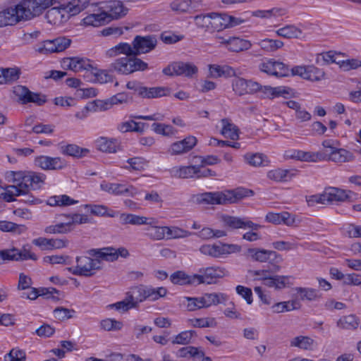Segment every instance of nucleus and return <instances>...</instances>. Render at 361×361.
<instances>
[{
	"label": "nucleus",
	"instance_id": "nucleus-29",
	"mask_svg": "<svg viewBox=\"0 0 361 361\" xmlns=\"http://www.w3.org/2000/svg\"><path fill=\"white\" fill-rule=\"evenodd\" d=\"M202 307H209L212 305H217L219 304L225 303L228 297L223 293H204L201 297Z\"/></svg>",
	"mask_w": 361,
	"mask_h": 361
},
{
	"label": "nucleus",
	"instance_id": "nucleus-56",
	"mask_svg": "<svg viewBox=\"0 0 361 361\" xmlns=\"http://www.w3.org/2000/svg\"><path fill=\"white\" fill-rule=\"evenodd\" d=\"M196 336V332L192 330L183 331L173 337V344L188 345L190 343L192 337Z\"/></svg>",
	"mask_w": 361,
	"mask_h": 361
},
{
	"label": "nucleus",
	"instance_id": "nucleus-5",
	"mask_svg": "<svg viewBox=\"0 0 361 361\" xmlns=\"http://www.w3.org/2000/svg\"><path fill=\"white\" fill-rule=\"evenodd\" d=\"M93 259L87 256H80L76 258V266L68 267V271L76 276L90 277L95 274L97 271L102 269V262L97 257Z\"/></svg>",
	"mask_w": 361,
	"mask_h": 361
},
{
	"label": "nucleus",
	"instance_id": "nucleus-31",
	"mask_svg": "<svg viewBox=\"0 0 361 361\" xmlns=\"http://www.w3.org/2000/svg\"><path fill=\"white\" fill-rule=\"evenodd\" d=\"M120 221L122 224L131 225H152L155 223V219L153 218H147L133 214H121Z\"/></svg>",
	"mask_w": 361,
	"mask_h": 361
},
{
	"label": "nucleus",
	"instance_id": "nucleus-10",
	"mask_svg": "<svg viewBox=\"0 0 361 361\" xmlns=\"http://www.w3.org/2000/svg\"><path fill=\"white\" fill-rule=\"evenodd\" d=\"M88 253L93 257H97L101 258V259L109 262H114L116 260L118 256L126 257L129 255V252L126 248L121 247L116 250L112 247L92 249L88 251Z\"/></svg>",
	"mask_w": 361,
	"mask_h": 361
},
{
	"label": "nucleus",
	"instance_id": "nucleus-63",
	"mask_svg": "<svg viewBox=\"0 0 361 361\" xmlns=\"http://www.w3.org/2000/svg\"><path fill=\"white\" fill-rule=\"evenodd\" d=\"M100 326L104 331H118L122 329L123 323L114 319L107 318L101 321Z\"/></svg>",
	"mask_w": 361,
	"mask_h": 361
},
{
	"label": "nucleus",
	"instance_id": "nucleus-41",
	"mask_svg": "<svg viewBox=\"0 0 361 361\" xmlns=\"http://www.w3.org/2000/svg\"><path fill=\"white\" fill-rule=\"evenodd\" d=\"M256 44L265 52H274L282 48L284 45L283 42L281 40L269 38L261 39L256 42Z\"/></svg>",
	"mask_w": 361,
	"mask_h": 361
},
{
	"label": "nucleus",
	"instance_id": "nucleus-53",
	"mask_svg": "<svg viewBox=\"0 0 361 361\" xmlns=\"http://www.w3.org/2000/svg\"><path fill=\"white\" fill-rule=\"evenodd\" d=\"M167 289L164 287L153 288L146 286V300L156 301L167 294Z\"/></svg>",
	"mask_w": 361,
	"mask_h": 361
},
{
	"label": "nucleus",
	"instance_id": "nucleus-7",
	"mask_svg": "<svg viewBox=\"0 0 361 361\" xmlns=\"http://www.w3.org/2000/svg\"><path fill=\"white\" fill-rule=\"evenodd\" d=\"M226 275V269L220 267H209L201 268L199 273L195 274L197 286L200 284H214L219 279Z\"/></svg>",
	"mask_w": 361,
	"mask_h": 361
},
{
	"label": "nucleus",
	"instance_id": "nucleus-19",
	"mask_svg": "<svg viewBox=\"0 0 361 361\" xmlns=\"http://www.w3.org/2000/svg\"><path fill=\"white\" fill-rule=\"evenodd\" d=\"M216 38L222 39L221 44H225L226 48L233 52H240L248 50L251 48L252 44L249 40L236 37H229L228 39H224L217 36Z\"/></svg>",
	"mask_w": 361,
	"mask_h": 361
},
{
	"label": "nucleus",
	"instance_id": "nucleus-9",
	"mask_svg": "<svg viewBox=\"0 0 361 361\" xmlns=\"http://www.w3.org/2000/svg\"><path fill=\"white\" fill-rule=\"evenodd\" d=\"M99 4L100 10L106 14L109 22L125 16L128 11V9L124 6L123 3L118 0L104 1Z\"/></svg>",
	"mask_w": 361,
	"mask_h": 361
},
{
	"label": "nucleus",
	"instance_id": "nucleus-21",
	"mask_svg": "<svg viewBox=\"0 0 361 361\" xmlns=\"http://www.w3.org/2000/svg\"><path fill=\"white\" fill-rule=\"evenodd\" d=\"M62 64L64 68L72 70L74 72H79L82 70L90 71L91 68H92V65L89 59L79 57L65 59Z\"/></svg>",
	"mask_w": 361,
	"mask_h": 361
},
{
	"label": "nucleus",
	"instance_id": "nucleus-4",
	"mask_svg": "<svg viewBox=\"0 0 361 361\" xmlns=\"http://www.w3.org/2000/svg\"><path fill=\"white\" fill-rule=\"evenodd\" d=\"M147 67V63L135 56L121 57L110 65L111 70L122 75H129L136 71H145Z\"/></svg>",
	"mask_w": 361,
	"mask_h": 361
},
{
	"label": "nucleus",
	"instance_id": "nucleus-42",
	"mask_svg": "<svg viewBox=\"0 0 361 361\" xmlns=\"http://www.w3.org/2000/svg\"><path fill=\"white\" fill-rule=\"evenodd\" d=\"M221 123L222 125L221 133L224 137L230 138L233 140L238 139V128L236 126L226 118L222 119Z\"/></svg>",
	"mask_w": 361,
	"mask_h": 361
},
{
	"label": "nucleus",
	"instance_id": "nucleus-22",
	"mask_svg": "<svg viewBox=\"0 0 361 361\" xmlns=\"http://www.w3.org/2000/svg\"><path fill=\"white\" fill-rule=\"evenodd\" d=\"M353 192L345 190L338 188H329L323 192V197H325L326 204L336 202H343L350 197Z\"/></svg>",
	"mask_w": 361,
	"mask_h": 361
},
{
	"label": "nucleus",
	"instance_id": "nucleus-46",
	"mask_svg": "<svg viewBox=\"0 0 361 361\" xmlns=\"http://www.w3.org/2000/svg\"><path fill=\"white\" fill-rule=\"evenodd\" d=\"M106 16V14L104 13V12L101 11V13H99L91 14L86 16L83 19V23L86 25L99 27L106 23H109Z\"/></svg>",
	"mask_w": 361,
	"mask_h": 361
},
{
	"label": "nucleus",
	"instance_id": "nucleus-59",
	"mask_svg": "<svg viewBox=\"0 0 361 361\" xmlns=\"http://www.w3.org/2000/svg\"><path fill=\"white\" fill-rule=\"evenodd\" d=\"M338 56V54L333 51L324 52L317 55L316 62L320 65H325L331 63H340V61H337Z\"/></svg>",
	"mask_w": 361,
	"mask_h": 361
},
{
	"label": "nucleus",
	"instance_id": "nucleus-28",
	"mask_svg": "<svg viewBox=\"0 0 361 361\" xmlns=\"http://www.w3.org/2000/svg\"><path fill=\"white\" fill-rule=\"evenodd\" d=\"M289 88L283 86L272 87L269 85H261V89L259 90L258 92L261 93L262 98L273 99L279 97H285L286 94H289Z\"/></svg>",
	"mask_w": 361,
	"mask_h": 361
},
{
	"label": "nucleus",
	"instance_id": "nucleus-16",
	"mask_svg": "<svg viewBox=\"0 0 361 361\" xmlns=\"http://www.w3.org/2000/svg\"><path fill=\"white\" fill-rule=\"evenodd\" d=\"M259 69L268 75L276 77L286 76L288 73V68L283 63L276 61L273 59L262 62L259 65Z\"/></svg>",
	"mask_w": 361,
	"mask_h": 361
},
{
	"label": "nucleus",
	"instance_id": "nucleus-35",
	"mask_svg": "<svg viewBox=\"0 0 361 361\" xmlns=\"http://www.w3.org/2000/svg\"><path fill=\"white\" fill-rule=\"evenodd\" d=\"M226 13H211V32H220L228 27V20Z\"/></svg>",
	"mask_w": 361,
	"mask_h": 361
},
{
	"label": "nucleus",
	"instance_id": "nucleus-11",
	"mask_svg": "<svg viewBox=\"0 0 361 361\" xmlns=\"http://www.w3.org/2000/svg\"><path fill=\"white\" fill-rule=\"evenodd\" d=\"M295 75H299L303 79L317 82L324 78V71L314 66H298L292 68Z\"/></svg>",
	"mask_w": 361,
	"mask_h": 361
},
{
	"label": "nucleus",
	"instance_id": "nucleus-57",
	"mask_svg": "<svg viewBox=\"0 0 361 361\" xmlns=\"http://www.w3.org/2000/svg\"><path fill=\"white\" fill-rule=\"evenodd\" d=\"M110 306L117 310H122L123 312H126L131 308L136 307L133 302V294L128 293H126V296L124 300L112 304Z\"/></svg>",
	"mask_w": 361,
	"mask_h": 361
},
{
	"label": "nucleus",
	"instance_id": "nucleus-14",
	"mask_svg": "<svg viewBox=\"0 0 361 361\" xmlns=\"http://www.w3.org/2000/svg\"><path fill=\"white\" fill-rule=\"evenodd\" d=\"M157 43V40L154 36L147 35L143 37L137 35L132 42L135 56L141 54L148 53L153 50Z\"/></svg>",
	"mask_w": 361,
	"mask_h": 361
},
{
	"label": "nucleus",
	"instance_id": "nucleus-8",
	"mask_svg": "<svg viewBox=\"0 0 361 361\" xmlns=\"http://www.w3.org/2000/svg\"><path fill=\"white\" fill-rule=\"evenodd\" d=\"M197 67L192 63L176 61L169 64L163 69L162 72L164 75L171 77L175 75L192 77L197 73Z\"/></svg>",
	"mask_w": 361,
	"mask_h": 361
},
{
	"label": "nucleus",
	"instance_id": "nucleus-3",
	"mask_svg": "<svg viewBox=\"0 0 361 361\" xmlns=\"http://www.w3.org/2000/svg\"><path fill=\"white\" fill-rule=\"evenodd\" d=\"M55 0H23L16 5L23 20L39 16L44 10L53 6Z\"/></svg>",
	"mask_w": 361,
	"mask_h": 361
},
{
	"label": "nucleus",
	"instance_id": "nucleus-13",
	"mask_svg": "<svg viewBox=\"0 0 361 361\" xmlns=\"http://www.w3.org/2000/svg\"><path fill=\"white\" fill-rule=\"evenodd\" d=\"M4 252V262L5 261H24L32 259L36 261L37 257L35 253H32L30 247L23 246L22 250H18L16 247L11 249L3 250Z\"/></svg>",
	"mask_w": 361,
	"mask_h": 361
},
{
	"label": "nucleus",
	"instance_id": "nucleus-49",
	"mask_svg": "<svg viewBox=\"0 0 361 361\" xmlns=\"http://www.w3.org/2000/svg\"><path fill=\"white\" fill-rule=\"evenodd\" d=\"M128 166H124L123 168L130 171H143L148 165V161L142 157H133L127 160Z\"/></svg>",
	"mask_w": 361,
	"mask_h": 361
},
{
	"label": "nucleus",
	"instance_id": "nucleus-32",
	"mask_svg": "<svg viewBox=\"0 0 361 361\" xmlns=\"http://www.w3.org/2000/svg\"><path fill=\"white\" fill-rule=\"evenodd\" d=\"M170 94V89L164 87H147L142 86L139 89V96L142 98L152 99L168 96Z\"/></svg>",
	"mask_w": 361,
	"mask_h": 361
},
{
	"label": "nucleus",
	"instance_id": "nucleus-30",
	"mask_svg": "<svg viewBox=\"0 0 361 361\" xmlns=\"http://www.w3.org/2000/svg\"><path fill=\"white\" fill-rule=\"evenodd\" d=\"M212 246L214 258L225 257L230 254L239 252L241 250V247L235 244L219 243L212 244Z\"/></svg>",
	"mask_w": 361,
	"mask_h": 361
},
{
	"label": "nucleus",
	"instance_id": "nucleus-6",
	"mask_svg": "<svg viewBox=\"0 0 361 361\" xmlns=\"http://www.w3.org/2000/svg\"><path fill=\"white\" fill-rule=\"evenodd\" d=\"M13 92L18 98V102L22 104L33 103L37 106H42L47 102L46 95L42 93L33 92L23 85L13 87Z\"/></svg>",
	"mask_w": 361,
	"mask_h": 361
},
{
	"label": "nucleus",
	"instance_id": "nucleus-1",
	"mask_svg": "<svg viewBox=\"0 0 361 361\" xmlns=\"http://www.w3.org/2000/svg\"><path fill=\"white\" fill-rule=\"evenodd\" d=\"M6 178L13 185L6 186L4 192L1 193L4 200L6 202L15 201V197H21L20 201L28 204H37L41 200L30 193V190L39 189L44 184L46 176L43 173L33 171H13L6 173Z\"/></svg>",
	"mask_w": 361,
	"mask_h": 361
},
{
	"label": "nucleus",
	"instance_id": "nucleus-36",
	"mask_svg": "<svg viewBox=\"0 0 361 361\" xmlns=\"http://www.w3.org/2000/svg\"><path fill=\"white\" fill-rule=\"evenodd\" d=\"M209 71L210 75L212 78H216L222 76L225 78H231L235 76L236 74L235 69L227 65L220 66L217 64H212L209 66Z\"/></svg>",
	"mask_w": 361,
	"mask_h": 361
},
{
	"label": "nucleus",
	"instance_id": "nucleus-60",
	"mask_svg": "<svg viewBox=\"0 0 361 361\" xmlns=\"http://www.w3.org/2000/svg\"><path fill=\"white\" fill-rule=\"evenodd\" d=\"M166 238H182L190 235V233L188 231L182 229L176 226H166Z\"/></svg>",
	"mask_w": 361,
	"mask_h": 361
},
{
	"label": "nucleus",
	"instance_id": "nucleus-37",
	"mask_svg": "<svg viewBox=\"0 0 361 361\" xmlns=\"http://www.w3.org/2000/svg\"><path fill=\"white\" fill-rule=\"evenodd\" d=\"M60 150L63 154L75 158H81L85 156L87 152H89L87 149L82 148L75 144L61 145Z\"/></svg>",
	"mask_w": 361,
	"mask_h": 361
},
{
	"label": "nucleus",
	"instance_id": "nucleus-48",
	"mask_svg": "<svg viewBox=\"0 0 361 361\" xmlns=\"http://www.w3.org/2000/svg\"><path fill=\"white\" fill-rule=\"evenodd\" d=\"M314 341L308 336H299L293 338L290 343V346L303 350H310L314 345Z\"/></svg>",
	"mask_w": 361,
	"mask_h": 361
},
{
	"label": "nucleus",
	"instance_id": "nucleus-40",
	"mask_svg": "<svg viewBox=\"0 0 361 361\" xmlns=\"http://www.w3.org/2000/svg\"><path fill=\"white\" fill-rule=\"evenodd\" d=\"M247 252L252 259L260 262H266L271 257L276 256L275 251L264 249L250 248L248 249Z\"/></svg>",
	"mask_w": 361,
	"mask_h": 361
},
{
	"label": "nucleus",
	"instance_id": "nucleus-58",
	"mask_svg": "<svg viewBox=\"0 0 361 361\" xmlns=\"http://www.w3.org/2000/svg\"><path fill=\"white\" fill-rule=\"evenodd\" d=\"M90 73L94 76V81L101 84L113 81V76L107 73L105 70H99L92 66Z\"/></svg>",
	"mask_w": 361,
	"mask_h": 361
},
{
	"label": "nucleus",
	"instance_id": "nucleus-64",
	"mask_svg": "<svg viewBox=\"0 0 361 361\" xmlns=\"http://www.w3.org/2000/svg\"><path fill=\"white\" fill-rule=\"evenodd\" d=\"M75 313L74 310L63 307H58L54 310L55 318L61 321L73 318Z\"/></svg>",
	"mask_w": 361,
	"mask_h": 361
},
{
	"label": "nucleus",
	"instance_id": "nucleus-54",
	"mask_svg": "<svg viewBox=\"0 0 361 361\" xmlns=\"http://www.w3.org/2000/svg\"><path fill=\"white\" fill-rule=\"evenodd\" d=\"M157 221L155 219V223L149 225L150 227L147 228V235L154 240H161L166 237V226H157Z\"/></svg>",
	"mask_w": 361,
	"mask_h": 361
},
{
	"label": "nucleus",
	"instance_id": "nucleus-15",
	"mask_svg": "<svg viewBox=\"0 0 361 361\" xmlns=\"http://www.w3.org/2000/svg\"><path fill=\"white\" fill-rule=\"evenodd\" d=\"M102 190L114 195H128L133 197L137 193V189L133 186H126V185L115 183H108L103 181L100 184Z\"/></svg>",
	"mask_w": 361,
	"mask_h": 361
},
{
	"label": "nucleus",
	"instance_id": "nucleus-18",
	"mask_svg": "<svg viewBox=\"0 0 361 361\" xmlns=\"http://www.w3.org/2000/svg\"><path fill=\"white\" fill-rule=\"evenodd\" d=\"M286 154L287 157L300 160L302 161L317 162L324 161L326 158V152H305L302 150H291Z\"/></svg>",
	"mask_w": 361,
	"mask_h": 361
},
{
	"label": "nucleus",
	"instance_id": "nucleus-20",
	"mask_svg": "<svg viewBox=\"0 0 361 361\" xmlns=\"http://www.w3.org/2000/svg\"><path fill=\"white\" fill-rule=\"evenodd\" d=\"M197 202L205 204H228L224 191L207 192L197 195Z\"/></svg>",
	"mask_w": 361,
	"mask_h": 361
},
{
	"label": "nucleus",
	"instance_id": "nucleus-25",
	"mask_svg": "<svg viewBox=\"0 0 361 361\" xmlns=\"http://www.w3.org/2000/svg\"><path fill=\"white\" fill-rule=\"evenodd\" d=\"M20 20H23L16 6L0 11V27L15 25Z\"/></svg>",
	"mask_w": 361,
	"mask_h": 361
},
{
	"label": "nucleus",
	"instance_id": "nucleus-27",
	"mask_svg": "<svg viewBox=\"0 0 361 361\" xmlns=\"http://www.w3.org/2000/svg\"><path fill=\"white\" fill-rule=\"evenodd\" d=\"M172 283L179 286H197L195 274L189 275L183 271H176L170 276Z\"/></svg>",
	"mask_w": 361,
	"mask_h": 361
},
{
	"label": "nucleus",
	"instance_id": "nucleus-43",
	"mask_svg": "<svg viewBox=\"0 0 361 361\" xmlns=\"http://www.w3.org/2000/svg\"><path fill=\"white\" fill-rule=\"evenodd\" d=\"M20 70L16 68H0V84L11 83L20 77Z\"/></svg>",
	"mask_w": 361,
	"mask_h": 361
},
{
	"label": "nucleus",
	"instance_id": "nucleus-12",
	"mask_svg": "<svg viewBox=\"0 0 361 361\" xmlns=\"http://www.w3.org/2000/svg\"><path fill=\"white\" fill-rule=\"evenodd\" d=\"M221 221L224 226L230 229H247L251 228L252 231H257L261 226L253 223L248 220L247 218H240L238 216H233L229 215H223Z\"/></svg>",
	"mask_w": 361,
	"mask_h": 361
},
{
	"label": "nucleus",
	"instance_id": "nucleus-62",
	"mask_svg": "<svg viewBox=\"0 0 361 361\" xmlns=\"http://www.w3.org/2000/svg\"><path fill=\"white\" fill-rule=\"evenodd\" d=\"M152 127L155 133L165 136H171L175 135L176 133V130L170 125L154 123L152 125Z\"/></svg>",
	"mask_w": 361,
	"mask_h": 361
},
{
	"label": "nucleus",
	"instance_id": "nucleus-23",
	"mask_svg": "<svg viewBox=\"0 0 361 361\" xmlns=\"http://www.w3.org/2000/svg\"><path fill=\"white\" fill-rule=\"evenodd\" d=\"M197 143V139L194 136H188L183 140L173 142L169 149V152L173 154H180L192 149Z\"/></svg>",
	"mask_w": 361,
	"mask_h": 361
},
{
	"label": "nucleus",
	"instance_id": "nucleus-2",
	"mask_svg": "<svg viewBox=\"0 0 361 361\" xmlns=\"http://www.w3.org/2000/svg\"><path fill=\"white\" fill-rule=\"evenodd\" d=\"M90 3V0H71L67 4L53 7L46 13V18L50 23L56 24L73 16L83 11Z\"/></svg>",
	"mask_w": 361,
	"mask_h": 361
},
{
	"label": "nucleus",
	"instance_id": "nucleus-51",
	"mask_svg": "<svg viewBox=\"0 0 361 361\" xmlns=\"http://www.w3.org/2000/svg\"><path fill=\"white\" fill-rule=\"evenodd\" d=\"M197 166H188L173 169L174 176L180 178H196Z\"/></svg>",
	"mask_w": 361,
	"mask_h": 361
},
{
	"label": "nucleus",
	"instance_id": "nucleus-26",
	"mask_svg": "<svg viewBox=\"0 0 361 361\" xmlns=\"http://www.w3.org/2000/svg\"><path fill=\"white\" fill-rule=\"evenodd\" d=\"M326 152L325 160L331 161L336 163L348 162L353 159V154L343 148H334L329 152Z\"/></svg>",
	"mask_w": 361,
	"mask_h": 361
},
{
	"label": "nucleus",
	"instance_id": "nucleus-55",
	"mask_svg": "<svg viewBox=\"0 0 361 361\" xmlns=\"http://www.w3.org/2000/svg\"><path fill=\"white\" fill-rule=\"evenodd\" d=\"M0 231L20 234L25 231V227L11 221H0Z\"/></svg>",
	"mask_w": 361,
	"mask_h": 361
},
{
	"label": "nucleus",
	"instance_id": "nucleus-17",
	"mask_svg": "<svg viewBox=\"0 0 361 361\" xmlns=\"http://www.w3.org/2000/svg\"><path fill=\"white\" fill-rule=\"evenodd\" d=\"M35 164L44 170H60L66 167V162L61 157L39 156L35 158Z\"/></svg>",
	"mask_w": 361,
	"mask_h": 361
},
{
	"label": "nucleus",
	"instance_id": "nucleus-44",
	"mask_svg": "<svg viewBox=\"0 0 361 361\" xmlns=\"http://www.w3.org/2000/svg\"><path fill=\"white\" fill-rule=\"evenodd\" d=\"M244 159L248 164L255 167L265 166L269 163L267 156L261 153H247L244 156Z\"/></svg>",
	"mask_w": 361,
	"mask_h": 361
},
{
	"label": "nucleus",
	"instance_id": "nucleus-50",
	"mask_svg": "<svg viewBox=\"0 0 361 361\" xmlns=\"http://www.w3.org/2000/svg\"><path fill=\"white\" fill-rule=\"evenodd\" d=\"M295 290L297 293L300 294V298L302 300L313 301L321 297L319 291L314 288L298 287Z\"/></svg>",
	"mask_w": 361,
	"mask_h": 361
},
{
	"label": "nucleus",
	"instance_id": "nucleus-34",
	"mask_svg": "<svg viewBox=\"0 0 361 361\" xmlns=\"http://www.w3.org/2000/svg\"><path fill=\"white\" fill-rule=\"evenodd\" d=\"M226 195L227 204H233L238 201L254 195L251 190L245 189L243 188H238L235 190H225Z\"/></svg>",
	"mask_w": 361,
	"mask_h": 361
},
{
	"label": "nucleus",
	"instance_id": "nucleus-24",
	"mask_svg": "<svg viewBox=\"0 0 361 361\" xmlns=\"http://www.w3.org/2000/svg\"><path fill=\"white\" fill-rule=\"evenodd\" d=\"M265 220L276 225L283 224L288 226H291L295 222V215H292L287 212L281 213L269 212L266 215Z\"/></svg>",
	"mask_w": 361,
	"mask_h": 361
},
{
	"label": "nucleus",
	"instance_id": "nucleus-33",
	"mask_svg": "<svg viewBox=\"0 0 361 361\" xmlns=\"http://www.w3.org/2000/svg\"><path fill=\"white\" fill-rule=\"evenodd\" d=\"M97 149L103 152L115 153L118 148V143L116 139L100 137L95 140Z\"/></svg>",
	"mask_w": 361,
	"mask_h": 361
},
{
	"label": "nucleus",
	"instance_id": "nucleus-45",
	"mask_svg": "<svg viewBox=\"0 0 361 361\" xmlns=\"http://www.w3.org/2000/svg\"><path fill=\"white\" fill-rule=\"evenodd\" d=\"M278 36L286 39L299 38L302 35V31L300 28L293 25H288L276 31Z\"/></svg>",
	"mask_w": 361,
	"mask_h": 361
},
{
	"label": "nucleus",
	"instance_id": "nucleus-38",
	"mask_svg": "<svg viewBox=\"0 0 361 361\" xmlns=\"http://www.w3.org/2000/svg\"><path fill=\"white\" fill-rule=\"evenodd\" d=\"M294 173L290 170L276 169L267 173V178L276 182H286L292 178Z\"/></svg>",
	"mask_w": 361,
	"mask_h": 361
},
{
	"label": "nucleus",
	"instance_id": "nucleus-61",
	"mask_svg": "<svg viewBox=\"0 0 361 361\" xmlns=\"http://www.w3.org/2000/svg\"><path fill=\"white\" fill-rule=\"evenodd\" d=\"M128 293L133 294V302L135 305L137 307L140 302H142L146 300V286H135L131 289V291L128 292Z\"/></svg>",
	"mask_w": 361,
	"mask_h": 361
},
{
	"label": "nucleus",
	"instance_id": "nucleus-52",
	"mask_svg": "<svg viewBox=\"0 0 361 361\" xmlns=\"http://www.w3.org/2000/svg\"><path fill=\"white\" fill-rule=\"evenodd\" d=\"M359 322L353 314L343 316L337 322L339 328L345 329H355L358 326Z\"/></svg>",
	"mask_w": 361,
	"mask_h": 361
},
{
	"label": "nucleus",
	"instance_id": "nucleus-39",
	"mask_svg": "<svg viewBox=\"0 0 361 361\" xmlns=\"http://www.w3.org/2000/svg\"><path fill=\"white\" fill-rule=\"evenodd\" d=\"M287 106L295 111V115L297 119L301 122L308 121L311 119V114L305 109L302 108L301 104L296 101L289 100L285 102Z\"/></svg>",
	"mask_w": 361,
	"mask_h": 361
},
{
	"label": "nucleus",
	"instance_id": "nucleus-47",
	"mask_svg": "<svg viewBox=\"0 0 361 361\" xmlns=\"http://www.w3.org/2000/svg\"><path fill=\"white\" fill-rule=\"evenodd\" d=\"M78 202V200H75L66 195L52 196L47 200V204L51 207L69 206Z\"/></svg>",
	"mask_w": 361,
	"mask_h": 361
}]
</instances>
